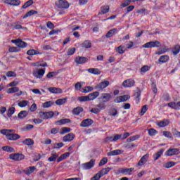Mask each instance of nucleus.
<instances>
[{
	"label": "nucleus",
	"instance_id": "f257e3e1",
	"mask_svg": "<svg viewBox=\"0 0 180 180\" xmlns=\"http://www.w3.org/2000/svg\"><path fill=\"white\" fill-rule=\"evenodd\" d=\"M110 99H112L111 94L102 93L100 97L98 98V101H99L100 103L96 105V108H92L90 112L94 113V115H98L101 110L106 109V104L105 103L110 102Z\"/></svg>",
	"mask_w": 180,
	"mask_h": 180
},
{
	"label": "nucleus",
	"instance_id": "f03ea898",
	"mask_svg": "<svg viewBox=\"0 0 180 180\" xmlns=\"http://www.w3.org/2000/svg\"><path fill=\"white\" fill-rule=\"evenodd\" d=\"M56 6L59 9H68L70 4L66 0H58L56 2Z\"/></svg>",
	"mask_w": 180,
	"mask_h": 180
},
{
	"label": "nucleus",
	"instance_id": "7ed1b4c3",
	"mask_svg": "<svg viewBox=\"0 0 180 180\" xmlns=\"http://www.w3.org/2000/svg\"><path fill=\"white\" fill-rule=\"evenodd\" d=\"M95 167V160L91 159L89 162L82 164V169L84 171H88Z\"/></svg>",
	"mask_w": 180,
	"mask_h": 180
},
{
	"label": "nucleus",
	"instance_id": "20e7f679",
	"mask_svg": "<svg viewBox=\"0 0 180 180\" xmlns=\"http://www.w3.org/2000/svg\"><path fill=\"white\" fill-rule=\"evenodd\" d=\"M39 117L41 119L47 120V119H51V117H53V116H54V112L53 111L39 112Z\"/></svg>",
	"mask_w": 180,
	"mask_h": 180
},
{
	"label": "nucleus",
	"instance_id": "39448f33",
	"mask_svg": "<svg viewBox=\"0 0 180 180\" xmlns=\"http://www.w3.org/2000/svg\"><path fill=\"white\" fill-rule=\"evenodd\" d=\"M46 73V69H37L33 71V75L35 78H43Z\"/></svg>",
	"mask_w": 180,
	"mask_h": 180
},
{
	"label": "nucleus",
	"instance_id": "423d86ee",
	"mask_svg": "<svg viewBox=\"0 0 180 180\" xmlns=\"http://www.w3.org/2000/svg\"><path fill=\"white\" fill-rule=\"evenodd\" d=\"M110 84V83L109 82V81L101 82L95 86L94 89H98L99 91H102L105 89V88H108Z\"/></svg>",
	"mask_w": 180,
	"mask_h": 180
},
{
	"label": "nucleus",
	"instance_id": "0eeeda50",
	"mask_svg": "<svg viewBox=\"0 0 180 180\" xmlns=\"http://www.w3.org/2000/svg\"><path fill=\"white\" fill-rule=\"evenodd\" d=\"M136 82L133 79H128L122 82L124 88H131L134 86Z\"/></svg>",
	"mask_w": 180,
	"mask_h": 180
},
{
	"label": "nucleus",
	"instance_id": "6e6552de",
	"mask_svg": "<svg viewBox=\"0 0 180 180\" xmlns=\"http://www.w3.org/2000/svg\"><path fill=\"white\" fill-rule=\"evenodd\" d=\"M179 149L178 148H169L165 152L167 157H172V155H178L179 154Z\"/></svg>",
	"mask_w": 180,
	"mask_h": 180
},
{
	"label": "nucleus",
	"instance_id": "1a4fd4ad",
	"mask_svg": "<svg viewBox=\"0 0 180 180\" xmlns=\"http://www.w3.org/2000/svg\"><path fill=\"white\" fill-rule=\"evenodd\" d=\"M10 158L14 161H22V160L25 159V155L20 153H14L10 155Z\"/></svg>",
	"mask_w": 180,
	"mask_h": 180
},
{
	"label": "nucleus",
	"instance_id": "9d476101",
	"mask_svg": "<svg viewBox=\"0 0 180 180\" xmlns=\"http://www.w3.org/2000/svg\"><path fill=\"white\" fill-rule=\"evenodd\" d=\"M12 43H15V46L18 47H20L21 49H25V47H27V44L20 39H15L12 41Z\"/></svg>",
	"mask_w": 180,
	"mask_h": 180
},
{
	"label": "nucleus",
	"instance_id": "9b49d317",
	"mask_svg": "<svg viewBox=\"0 0 180 180\" xmlns=\"http://www.w3.org/2000/svg\"><path fill=\"white\" fill-rule=\"evenodd\" d=\"M123 150L117 149L114 150H111L107 153L108 157H113L115 155H120V154H123Z\"/></svg>",
	"mask_w": 180,
	"mask_h": 180
},
{
	"label": "nucleus",
	"instance_id": "f8f14e48",
	"mask_svg": "<svg viewBox=\"0 0 180 180\" xmlns=\"http://www.w3.org/2000/svg\"><path fill=\"white\" fill-rule=\"evenodd\" d=\"M93 123H94V120H92L91 119H86V120H84L81 122L80 127H89V126H91Z\"/></svg>",
	"mask_w": 180,
	"mask_h": 180
},
{
	"label": "nucleus",
	"instance_id": "ddd939ff",
	"mask_svg": "<svg viewBox=\"0 0 180 180\" xmlns=\"http://www.w3.org/2000/svg\"><path fill=\"white\" fill-rule=\"evenodd\" d=\"M149 157H150V155L148 154H146L145 155H143L139 161L138 165L139 167H143V165H144V164H146V162L148 161Z\"/></svg>",
	"mask_w": 180,
	"mask_h": 180
},
{
	"label": "nucleus",
	"instance_id": "4468645a",
	"mask_svg": "<svg viewBox=\"0 0 180 180\" xmlns=\"http://www.w3.org/2000/svg\"><path fill=\"white\" fill-rule=\"evenodd\" d=\"M75 137V135H74V134L70 133L67 134L66 136H63V141L65 143H68L70 141H72V140H74V138Z\"/></svg>",
	"mask_w": 180,
	"mask_h": 180
},
{
	"label": "nucleus",
	"instance_id": "2eb2a0df",
	"mask_svg": "<svg viewBox=\"0 0 180 180\" xmlns=\"http://www.w3.org/2000/svg\"><path fill=\"white\" fill-rule=\"evenodd\" d=\"M134 171V168H122L120 169L121 174H124L125 175H131V173Z\"/></svg>",
	"mask_w": 180,
	"mask_h": 180
},
{
	"label": "nucleus",
	"instance_id": "dca6fc26",
	"mask_svg": "<svg viewBox=\"0 0 180 180\" xmlns=\"http://www.w3.org/2000/svg\"><path fill=\"white\" fill-rule=\"evenodd\" d=\"M75 61L77 64H85L88 62V58L82 56L77 57Z\"/></svg>",
	"mask_w": 180,
	"mask_h": 180
},
{
	"label": "nucleus",
	"instance_id": "f3484780",
	"mask_svg": "<svg viewBox=\"0 0 180 180\" xmlns=\"http://www.w3.org/2000/svg\"><path fill=\"white\" fill-rule=\"evenodd\" d=\"M169 61V56H168L167 55L161 56L158 59V62L160 63V64H165V63H168Z\"/></svg>",
	"mask_w": 180,
	"mask_h": 180
},
{
	"label": "nucleus",
	"instance_id": "a211bd4d",
	"mask_svg": "<svg viewBox=\"0 0 180 180\" xmlns=\"http://www.w3.org/2000/svg\"><path fill=\"white\" fill-rule=\"evenodd\" d=\"M48 91H49L51 94H63V90L57 87H49Z\"/></svg>",
	"mask_w": 180,
	"mask_h": 180
},
{
	"label": "nucleus",
	"instance_id": "6ab92c4d",
	"mask_svg": "<svg viewBox=\"0 0 180 180\" xmlns=\"http://www.w3.org/2000/svg\"><path fill=\"white\" fill-rule=\"evenodd\" d=\"M20 139V136L18 134H9L7 136V140L15 141L19 140Z\"/></svg>",
	"mask_w": 180,
	"mask_h": 180
},
{
	"label": "nucleus",
	"instance_id": "aec40b11",
	"mask_svg": "<svg viewBox=\"0 0 180 180\" xmlns=\"http://www.w3.org/2000/svg\"><path fill=\"white\" fill-rule=\"evenodd\" d=\"M100 93L99 91H94L93 93H91L88 95L89 96V101H95L98 96H99Z\"/></svg>",
	"mask_w": 180,
	"mask_h": 180
},
{
	"label": "nucleus",
	"instance_id": "412c9836",
	"mask_svg": "<svg viewBox=\"0 0 180 180\" xmlns=\"http://www.w3.org/2000/svg\"><path fill=\"white\" fill-rule=\"evenodd\" d=\"M167 106L169 108H172V109H175L176 110H179V102L175 103V102H170L167 103Z\"/></svg>",
	"mask_w": 180,
	"mask_h": 180
},
{
	"label": "nucleus",
	"instance_id": "4be33fe9",
	"mask_svg": "<svg viewBox=\"0 0 180 180\" xmlns=\"http://www.w3.org/2000/svg\"><path fill=\"white\" fill-rule=\"evenodd\" d=\"M117 32V29L113 28L108 31V32L105 34V37H107V39L113 37V36H115V34H116Z\"/></svg>",
	"mask_w": 180,
	"mask_h": 180
},
{
	"label": "nucleus",
	"instance_id": "5701e85b",
	"mask_svg": "<svg viewBox=\"0 0 180 180\" xmlns=\"http://www.w3.org/2000/svg\"><path fill=\"white\" fill-rule=\"evenodd\" d=\"M34 171H36V167L32 166V167H30L25 169L24 170V173L26 175H30V174H33V172H34Z\"/></svg>",
	"mask_w": 180,
	"mask_h": 180
},
{
	"label": "nucleus",
	"instance_id": "b1692460",
	"mask_svg": "<svg viewBox=\"0 0 180 180\" xmlns=\"http://www.w3.org/2000/svg\"><path fill=\"white\" fill-rule=\"evenodd\" d=\"M8 5H13L15 6H18V5H20V1L19 0H6L5 1Z\"/></svg>",
	"mask_w": 180,
	"mask_h": 180
},
{
	"label": "nucleus",
	"instance_id": "393cba45",
	"mask_svg": "<svg viewBox=\"0 0 180 180\" xmlns=\"http://www.w3.org/2000/svg\"><path fill=\"white\" fill-rule=\"evenodd\" d=\"M168 124H169V120H163L158 123L159 127H166Z\"/></svg>",
	"mask_w": 180,
	"mask_h": 180
},
{
	"label": "nucleus",
	"instance_id": "a878e982",
	"mask_svg": "<svg viewBox=\"0 0 180 180\" xmlns=\"http://www.w3.org/2000/svg\"><path fill=\"white\" fill-rule=\"evenodd\" d=\"M88 72L90 74H94V75H100L101 70L98 68H89L87 70Z\"/></svg>",
	"mask_w": 180,
	"mask_h": 180
},
{
	"label": "nucleus",
	"instance_id": "bb28decb",
	"mask_svg": "<svg viewBox=\"0 0 180 180\" xmlns=\"http://www.w3.org/2000/svg\"><path fill=\"white\" fill-rule=\"evenodd\" d=\"M110 171H112V168L106 167V168H103L98 172L100 173L101 176H103V175H106L108 173L110 172Z\"/></svg>",
	"mask_w": 180,
	"mask_h": 180
},
{
	"label": "nucleus",
	"instance_id": "cd10ccee",
	"mask_svg": "<svg viewBox=\"0 0 180 180\" xmlns=\"http://www.w3.org/2000/svg\"><path fill=\"white\" fill-rule=\"evenodd\" d=\"M110 11L109 6H103L101 7V12L98 13V15H105L108 13Z\"/></svg>",
	"mask_w": 180,
	"mask_h": 180
},
{
	"label": "nucleus",
	"instance_id": "c85d7f7f",
	"mask_svg": "<svg viewBox=\"0 0 180 180\" xmlns=\"http://www.w3.org/2000/svg\"><path fill=\"white\" fill-rule=\"evenodd\" d=\"M57 158H58V154L51 153V156L48 158V161H49V162H54Z\"/></svg>",
	"mask_w": 180,
	"mask_h": 180
},
{
	"label": "nucleus",
	"instance_id": "c756f323",
	"mask_svg": "<svg viewBox=\"0 0 180 180\" xmlns=\"http://www.w3.org/2000/svg\"><path fill=\"white\" fill-rule=\"evenodd\" d=\"M163 153H164V149H160L158 152H157L153 155L154 160L157 161V160H158V158H160V157H161V155H162Z\"/></svg>",
	"mask_w": 180,
	"mask_h": 180
},
{
	"label": "nucleus",
	"instance_id": "7c9ffc66",
	"mask_svg": "<svg viewBox=\"0 0 180 180\" xmlns=\"http://www.w3.org/2000/svg\"><path fill=\"white\" fill-rule=\"evenodd\" d=\"M27 56H37V54H40L39 51L34 49H30L27 51Z\"/></svg>",
	"mask_w": 180,
	"mask_h": 180
},
{
	"label": "nucleus",
	"instance_id": "2f4dec72",
	"mask_svg": "<svg viewBox=\"0 0 180 180\" xmlns=\"http://www.w3.org/2000/svg\"><path fill=\"white\" fill-rule=\"evenodd\" d=\"M37 13V11L34 10H31L26 13V14L23 16L22 19H26V18H29L32 16V15H36Z\"/></svg>",
	"mask_w": 180,
	"mask_h": 180
},
{
	"label": "nucleus",
	"instance_id": "473e14b6",
	"mask_svg": "<svg viewBox=\"0 0 180 180\" xmlns=\"http://www.w3.org/2000/svg\"><path fill=\"white\" fill-rule=\"evenodd\" d=\"M22 143L25 146H33V144H34V141L32 139H26Z\"/></svg>",
	"mask_w": 180,
	"mask_h": 180
},
{
	"label": "nucleus",
	"instance_id": "72a5a7b5",
	"mask_svg": "<svg viewBox=\"0 0 180 180\" xmlns=\"http://www.w3.org/2000/svg\"><path fill=\"white\" fill-rule=\"evenodd\" d=\"M3 151H6L7 153H15V149L11 146H3Z\"/></svg>",
	"mask_w": 180,
	"mask_h": 180
},
{
	"label": "nucleus",
	"instance_id": "f704fd0d",
	"mask_svg": "<svg viewBox=\"0 0 180 180\" xmlns=\"http://www.w3.org/2000/svg\"><path fill=\"white\" fill-rule=\"evenodd\" d=\"M83 111H84V108H82V107H77L73 110L72 113L73 115H79V113H81Z\"/></svg>",
	"mask_w": 180,
	"mask_h": 180
},
{
	"label": "nucleus",
	"instance_id": "c9c22d12",
	"mask_svg": "<svg viewBox=\"0 0 180 180\" xmlns=\"http://www.w3.org/2000/svg\"><path fill=\"white\" fill-rule=\"evenodd\" d=\"M115 51H117L118 54H123L126 50H124V46L120 45L115 49Z\"/></svg>",
	"mask_w": 180,
	"mask_h": 180
},
{
	"label": "nucleus",
	"instance_id": "e433bc0d",
	"mask_svg": "<svg viewBox=\"0 0 180 180\" xmlns=\"http://www.w3.org/2000/svg\"><path fill=\"white\" fill-rule=\"evenodd\" d=\"M53 105H54V102H53L51 101H46L42 104V108H51V106Z\"/></svg>",
	"mask_w": 180,
	"mask_h": 180
},
{
	"label": "nucleus",
	"instance_id": "4c0bfd02",
	"mask_svg": "<svg viewBox=\"0 0 180 180\" xmlns=\"http://www.w3.org/2000/svg\"><path fill=\"white\" fill-rule=\"evenodd\" d=\"M19 92V87H11L7 90V94H15Z\"/></svg>",
	"mask_w": 180,
	"mask_h": 180
},
{
	"label": "nucleus",
	"instance_id": "58836bf2",
	"mask_svg": "<svg viewBox=\"0 0 180 180\" xmlns=\"http://www.w3.org/2000/svg\"><path fill=\"white\" fill-rule=\"evenodd\" d=\"M92 91H94V87L88 86H85L84 89L82 90V92L83 94H88V92H92Z\"/></svg>",
	"mask_w": 180,
	"mask_h": 180
},
{
	"label": "nucleus",
	"instance_id": "ea45409f",
	"mask_svg": "<svg viewBox=\"0 0 180 180\" xmlns=\"http://www.w3.org/2000/svg\"><path fill=\"white\" fill-rule=\"evenodd\" d=\"M28 112L26 110H22L18 113V117L19 119H25L26 116H27Z\"/></svg>",
	"mask_w": 180,
	"mask_h": 180
},
{
	"label": "nucleus",
	"instance_id": "a19ab883",
	"mask_svg": "<svg viewBox=\"0 0 180 180\" xmlns=\"http://www.w3.org/2000/svg\"><path fill=\"white\" fill-rule=\"evenodd\" d=\"M55 103L58 105H64V103H67V98H60L56 101Z\"/></svg>",
	"mask_w": 180,
	"mask_h": 180
},
{
	"label": "nucleus",
	"instance_id": "79ce46f5",
	"mask_svg": "<svg viewBox=\"0 0 180 180\" xmlns=\"http://www.w3.org/2000/svg\"><path fill=\"white\" fill-rule=\"evenodd\" d=\"M141 96V92L140 91H138L134 94V98L136 103H139L140 102V97Z\"/></svg>",
	"mask_w": 180,
	"mask_h": 180
},
{
	"label": "nucleus",
	"instance_id": "37998d69",
	"mask_svg": "<svg viewBox=\"0 0 180 180\" xmlns=\"http://www.w3.org/2000/svg\"><path fill=\"white\" fill-rule=\"evenodd\" d=\"M176 165V163L174 162H167V163L164 164L163 167L164 168H172V167H174Z\"/></svg>",
	"mask_w": 180,
	"mask_h": 180
},
{
	"label": "nucleus",
	"instance_id": "c03bdc74",
	"mask_svg": "<svg viewBox=\"0 0 180 180\" xmlns=\"http://www.w3.org/2000/svg\"><path fill=\"white\" fill-rule=\"evenodd\" d=\"M12 131H13L11 130V129H1L0 131V133L1 134H4V136H6V137H8V136H9V134L12 133Z\"/></svg>",
	"mask_w": 180,
	"mask_h": 180
},
{
	"label": "nucleus",
	"instance_id": "a18cd8bd",
	"mask_svg": "<svg viewBox=\"0 0 180 180\" xmlns=\"http://www.w3.org/2000/svg\"><path fill=\"white\" fill-rule=\"evenodd\" d=\"M149 70H151V67L148 65H143L141 68V72H143V74H146V72H148Z\"/></svg>",
	"mask_w": 180,
	"mask_h": 180
},
{
	"label": "nucleus",
	"instance_id": "49530a36",
	"mask_svg": "<svg viewBox=\"0 0 180 180\" xmlns=\"http://www.w3.org/2000/svg\"><path fill=\"white\" fill-rule=\"evenodd\" d=\"M28 103H30L29 101H20L18 103V106L20 108H26V106H27Z\"/></svg>",
	"mask_w": 180,
	"mask_h": 180
},
{
	"label": "nucleus",
	"instance_id": "de8ad7c7",
	"mask_svg": "<svg viewBox=\"0 0 180 180\" xmlns=\"http://www.w3.org/2000/svg\"><path fill=\"white\" fill-rule=\"evenodd\" d=\"M180 51V46L179 45H176L173 49H172V53L174 54V56H176V54H179Z\"/></svg>",
	"mask_w": 180,
	"mask_h": 180
},
{
	"label": "nucleus",
	"instance_id": "09e8293b",
	"mask_svg": "<svg viewBox=\"0 0 180 180\" xmlns=\"http://www.w3.org/2000/svg\"><path fill=\"white\" fill-rule=\"evenodd\" d=\"M79 102H89V96H80L79 97Z\"/></svg>",
	"mask_w": 180,
	"mask_h": 180
},
{
	"label": "nucleus",
	"instance_id": "8fccbe9b",
	"mask_svg": "<svg viewBox=\"0 0 180 180\" xmlns=\"http://www.w3.org/2000/svg\"><path fill=\"white\" fill-rule=\"evenodd\" d=\"M33 5V0H29L22 6V9H26L29 6Z\"/></svg>",
	"mask_w": 180,
	"mask_h": 180
},
{
	"label": "nucleus",
	"instance_id": "3c124183",
	"mask_svg": "<svg viewBox=\"0 0 180 180\" xmlns=\"http://www.w3.org/2000/svg\"><path fill=\"white\" fill-rule=\"evenodd\" d=\"M162 134L167 139H172V134L168 131H164Z\"/></svg>",
	"mask_w": 180,
	"mask_h": 180
},
{
	"label": "nucleus",
	"instance_id": "603ef678",
	"mask_svg": "<svg viewBox=\"0 0 180 180\" xmlns=\"http://www.w3.org/2000/svg\"><path fill=\"white\" fill-rule=\"evenodd\" d=\"M70 119H62L58 122V124H65V123H70Z\"/></svg>",
	"mask_w": 180,
	"mask_h": 180
},
{
	"label": "nucleus",
	"instance_id": "864d4df0",
	"mask_svg": "<svg viewBox=\"0 0 180 180\" xmlns=\"http://www.w3.org/2000/svg\"><path fill=\"white\" fill-rule=\"evenodd\" d=\"M158 134V131L157 130L153 129V128H151V129H150L148 130V134H149V136H155V135Z\"/></svg>",
	"mask_w": 180,
	"mask_h": 180
},
{
	"label": "nucleus",
	"instance_id": "5fc2aeb1",
	"mask_svg": "<svg viewBox=\"0 0 180 180\" xmlns=\"http://www.w3.org/2000/svg\"><path fill=\"white\" fill-rule=\"evenodd\" d=\"M83 47H85V49H91L92 47V44H91V41H85L83 43Z\"/></svg>",
	"mask_w": 180,
	"mask_h": 180
},
{
	"label": "nucleus",
	"instance_id": "6e6d98bb",
	"mask_svg": "<svg viewBox=\"0 0 180 180\" xmlns=\"http://www.w3.org/2000/svg\"><path fill=\"white\" fill-rule=\"evenodd\" d=\"M143 49H153V41L146 43L142 46Z\"/></svg>",
	"mask_w": 180,
	"mask_h": 180
},
{
	"label": "nucleus",
	"instance_id": "4d7b16f0",
	"mask_svg": "<svg viewBox=\"0 0 180 180\" xmlns=\"http://www.w3.org/2000/svg\"><path fill=\"white\" fill-rule=\"evenodd\" d=\"M33 127H34V126H33L32 124H27L24 127H22V130L24 131H27V130H32Z\"/></svg>",
	"mask_w": 180,
	"mask_h": 180
},
{
	"label": "nucleus",
	"instance_id": "13d9d810",
	"mask_svg": "<svg viewBox=\"0 0 180 180\" xmlns=\"http://www.w3.org/2000/svg\"><path fill=\"white\" fill-rule=\"evenodd\" d=\"M71 131V129L68 127H63L60 132V134H65V133H70Z\"/></svg>",
	"mask_w": 180,
	"mask_h": 180
},
{
	"label": "nucleus",
	"instance_id": "bf43d9fd",
	"mask_svg": "<svg viewBox=\"0 0 180 180\" xmlns=\"http://www.w3.org/2000/svg\"><path fill=\"white\" fill-rule=\"evenodd\" d=\"M172 134H173L174 137H176L177 139L180 138V131L176 130V129H173Z\"/></svg>",
	"mask_w": 180,
	"mask_h": 180
},
{
	"label": "nucleus",
	"instance_id": "052dcab7",
	"mask_svg": "<svg viewBox=\"0 0 180 180\" xmlns=\"http://www.w3.org/2000/svg\"><path fill=\"white\" fill-rule=\"evenodd\" d=\"M131 3V1H130V0H125L121 4V8H126V6H129V5H130Z\"/></svg>",
	"mask_w": 180,
	"mask_h": 180
},
{
	"label": "nucleus",
	"instance_id": "680f3d73",
	"mask_svg": "<svg viewBox=\"0 0 180 180\" xmlns=\"http://www.w3.org/2000/svg\"><path fill=\"white\" fill-rule=\"evenodd\" d=\"M61 147H64V143H54L53 145V148H56V149H60L61 148Z\"/></svg>",
	"mask_w": 180,
	"mask_h": 180
},
{
	"label": "nucleus",
	"instance_id": "e2e57ef3",
	"mask_svg": "<svg viewBox=\"0 0 180 180\" xmlns=\"http://www.w3.org/2000/svg\"><path fill=\"white\" fill-rule=\"evenodd\" d=\"M107 163H108V158H104L100 161L98 164V167H102V165H105V164H107Z\"/></svg>",
	"mask_w": 180,
	"mask_h": 180
},
{
	"label": "nucleus",
	"instance_id": "0e129e2a",
	"mask_svg": "<svg viewBox=\"0 0 180 180\" xmlns=\"http://www.w3.org/2000/svg\"><path fill=\"white\" fill-rule=\"evenodd\" d=\"M152 47L153 48H154V47H156V48L161 47V43L158 41H152Z\"/></svg>",
	"mask_w": 180,
	"mask_h": 180
},
{
	"label": "nucleus",
	"instance_id": "69168bd1",
	"mask_svg": "<svg viewBox=\"0 0 180 180\" xmlns=\"http://www.w3.org/2000/svg\"><path fill=\"white\" fill-rule=\"evenodd\" d=\"M13 113H15V108L12 107L8 110L7 116H8V117H11V116H12Z\"/></svg>",
	"mask_w": 180,
	"mask_h": 180
},
{
	"label": "nucleus",
	"instance_id": "338daca9",
	"mask_svg": "<svg viewBox=\"0 0 180 180\" xmlns=\"http://www.w3.org/2000/svg\"><path fill=\"white\" fill-rule=\"evenodd\" d=\"M6 76L8 77H16V73L13 71H8L6 72Z\"/></svg>",
	"mask_w": 180,
	"mask_h": 180
},
{
	"label": "nucleus",
	"instance_id": "774afa93",
	"mask_svg": "<svg viewBox=\"0 0 180 180\" xmlns=\"http://www.w3.org/2000/svg\"><path fill=\"white\" fill-rule=\"evenodd\" d=\"M102 178V176L98 172L94 177L91 179V180H99Z\"/></svg>",
	"mask_w": 180,
	"mask_h": 180
}]
</instances>
